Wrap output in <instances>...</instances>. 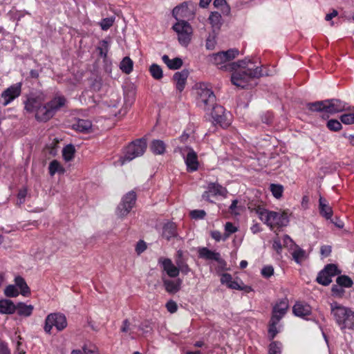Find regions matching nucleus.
Segmentation results:
<instances>
[{
	"label": "nucleus",
	"mask_w": 354,
	"mask_h": 354,
	"mask_svg": "<svg viewBox=\"0 0 354 354\" xmlns=\"http://www.w3.org/2000/svg\"><path fill=\"white\" fill-rule=\"evenodd\" d=\"M136 200V193L133 191L128 192L118 206L116 211L118 216L122 218L127 215L135 205Z\"/></svg>",
	"instance_id": "8"
},
{
	"label": "nucleus",
	"mask_w": 354,
	"mask_h": 354,
	"mask_svg": "<svg viewBox=\"0 0 354 354\" xmlns=\"http://www.w3.org/2000/svg\"><path fill=\"white\" fill-rule=\"evenodd\" d=\"M163 62L167 66L169 69L176 70L180 68L183 65V60L180 58L176 57L170 59L167 55L162 57Z\"/></svg>",
	"instance_id": "21"
},
{
	"label": "nucleus",
	"mask_w": 354,
	"mask_h": 354,
	"mask_svg": "<svg viewBox=\"0 0 354 354\" xmlns=\"http://www.w3.org/2000/svg\"><path fill=\"white\" fill-rule=\"evenodd\" d=\"M64 169L57 160H53L49 165V173L50 176H54L55 173L63 174Z\"/></svg>",
	"instance_id": "32"
},
{
	"label": "nucleus",
	"mask_w": 354,
	"mask_h": 354,
	"mask_svg": "<svg viewBox=\"0 0 354 354\" xmlns=\"http://www.w3.org/2000/svg\"><path fill=\"white\" fill-rule=\"evenodd\" d=\"M147 148V142L145 139H139L131 142L126 149L124 157L120 158V165H124L126 161H130L136 157L143 155Z\"/></svg>",
	"instance_id": "6"
},
{
	"label": "nucleus",
	"mask_w": 354,
	"mask_h": 354,
	"mask_svg": "<svg viewBox=\"0 0 354 354\" xmlns=\"http://www.w3.org/2000/svg\"><path fill=\"white\" fill-rule=\"evenodd\" d=\"M323 270L327 273L330 278L338 273L337 267L334 264L327 265Z\"/></svg>",
	"instance_id": "49"
},
{
	"label": "nucleus",
	"mask_w": 354,
	"mask_h": 354,
	"mask_svg": "<svg viewBox=\"0 0 354 354\" xmlns=\"http://www.w3.org/2000/svg\"><path fill=\"white\" fill-rule=\"evenodd\" d=\"M214 6L217 8H221V10H225V12L227 14L230 11L229 7L227 6V3L225 0H214Z\"/></svg>",
	"instance_id": "50"
},
{
	"label": "nucleus",
	"mask_w": 354,
	"mask_h": 354,
	"mask_svg": "<svg viewBox=\"0 0 354 354\" xmlns=\"http://www.w3.org/2000/svg\"><path fill=\"white\" fill-rule=\"evenodd\" d=\"M26 194H27V191L26 189L19 191V192L18 193L17 197H18V200L19 201L20 203H24V199L26 196Z\"/></svg>",
	"instance_id": "62"
},
{
	"label": "nucleus",
	"mask_w": 354,
	"mask_h": 354,
	"mask_svg": "<svg viewBox=\"0 0 354 354\" xmlns=\"http://www.w3.org/2000/svg\"><path fill=\"white\" fill-rule=\"evenodd\" d=\"M243 209V206L239 205L238 200H234L230 206V210L232 214L239 215Z\"/></svg>",
	"instance_id": "42"
},
{
	"label": "nucleus",
	"mask_w": 354,
	"mask_h": 354,
	"mask_svg": "<svg viewBox=\"0 0 354 354\" xmlns=\"http://www.w3.org/2000/svg\"><path fill=\"white\" fill-rule=\"evenodd\" d=\"M139 328L142 330L144 333H147L151 330V327L148 322L142 323Z\"/></svg>",
	"instance_id": "61"
},
{
	"label": "nucleus",
	"mask_w": 354,
	"mask_h": 354,
	"mask_svg": "<svg viewBox=\"0 0 354 354\" xmlns=\"http://www.w3.org/2000/svg\"><path fill=\"white\" fill-rule=\"evenodd\" d=\"M319 209L320 214L326 219H330L333 215L332 208L328 204L327 201L320 196L319 200Z\"/></svg>",
	"instance_id": "18"
},
{
	"label": "nucleus",
	"mask_w": 354,
	"mask_h": 354,
	"mask_svg": "<svg viewBox=\"0 0 354 354\" xmlns=\"http://www.w3.org/2000/svg\"><path fill=\"white\" fill-rule=\"evenodd\" d=\"M216 45V40L214 37H209L206 41V48L209 50L214 48Z\"/></svg>",
	"instance_id": "55"
},
{
	"label": "nucleus",
	"mask_w": 354,
	"mask_h": 354,
	"mask_svg": "<svg viewBox=\"0 0 354 354\" xmlns=\"http://www.w3.org/2000/svg\"><path fill=\"white\" fill-rule=\"evenodd\" d=\"M149 71L151 76L156 80H160L162 77V70L158 64H153L149 68Z\"/></svg>",
	"instance_id": "36"
},
{
	"label": "nucleus",
	"mask_w": 354,
	"mask_h": 354,
	"mask_svg": "<svg viewBox=\"0 0 354 354\" xmlns=\"http://www.w3.org/2000/svg\"><path fill=\"white\" fill-rule=\"evenodd\" d=\"M166 308H167V310L171 313H174L176 312L177 309H178L176 303L172 300L169 301L167 303Z\"/></svg>",
	"instance_id": "53"
},
{
	"label": "nucleus",
	"mask_w": 354,
	"mask_h": 354,
	"mask_svg": "<svg viewBox=\"0 0 354 354\" xmlns=\"http://www.w3.org/2000/svg\"><path fill=\"white\" fill-rule=\"evenodd\" d=\"M115 17H107V18H104L100 22V26L101 27V28L103 30H108L109 28H111L114 21H115Z\"/></svg>",
	"instance_id": "43"
},
{
	"label": "nucleus",
	"mask_w": 354,
	"mask_h": 354,
	"mask_svg": "<svg viewBox=\"0 0 354 354\" xmlns=\"http://www.w3.org/2000/svg\"><path fill=\"white\" fill-rule=\"evenodd\" d=\"M270 191L276 198H279L282 196L283 187L281 185L271 184Z\"/></svg>",
	"instance_id": "40"
},
{
	"label": "nucleus",
	"mask_w": 354,
	"mask_h": 354,
	"mask_svg": "<svg viewBox=\"0 0 354 354\" xmlns=\"http://www.w3.org/2000/svg\"><path fill=\"white\" fill-rule=\"evenodd\" d=\"M198 256L200 258L206 260H214L221 266H225V261L221 257L218 252L209 250L207 248H202L198 250Z\"/></svg>",
	"instance_id": "12"
},
{
	"label": "nucleus",
	"mask_w": 354,
	"mask_h": 354,
	"mask_svg": "<svg viewBox=\"0 0 354 354\" xmlns=\"http://www.w3.org/2000/svg\"><path fill=\"white\" fill-rule=\"evenodd\" d=\"M248 209L252 213L257 214L261 221L268 226H286L289 222L288 214L286 212L268 211L261 205L252 203L248 205Z\"/></svg>",
	"instance_id": "4"
},
{
	"label": "nucleus",
	"mask_w": 354,
	"mask_h": 354,
	"mask_svg": "<svg viewBox=\"0 0 354 354\" xmlns=\"http://www.w3.org/2000/svg\"><path fill=\"white\" fill-rule=\"evenodd\" d=\"M282 246L283 245L279 237L274 239V240L273 241L272 247L277 252H279V251L282 248Z\"/></svg>",
	"instance_id": "57"
},
{
	"label": "nucleus",
	"mask_w": 354,
	"mask_h": 354,
	"mask_svg": "<svg viewBox=\"0 0 354 354\" xmlns=\"http://www.w3.org/2000/svg\"><path fill=\"white\" fill-rule=\"evenodd\" d=\"M288 308V301L286 299L281 300L273 307L271 318L279 321L286 314Z\"/></svg>",
	"instance_id": "15"
},
{
	"label": "nucleus",
	"mask_w": 354,
	"mask_h": 354,
	"mask_svg": "<svg viewBox=\"0 0 354 354\" xmlns=\"http://www.w3.org/2000/svg\"><path fill=\"white\" fill-rule=\"evenodd\" d=\"M324 113L329 114H335L339 112H342L346 109V104L345 102L338 99H330L324 100Z\"/></svg>",
	"instance_id": "11"
},
{
	"label": "nucleus",
	"mask_w": 354,
	"mask_h": 354,
	"mask_svg": "<svg viewBox=\"0 0 354 354\" xmlns=\"http://www.w3.org/2000/svg\"><path fill=\"white\" fill-rule=\"evenodd\" d=\"M0 354H10L7 345L4 343L0 344Z\"/></svg>",
	"instance_id": "64"
},
{
	"label": "nucleus",
	"mask_w": 354,
	"mask_h": 354,
	"mask_svg": "<svg viewBox=\"0 0 354 354\" xmlns=\"http://www.w3.org/2000/svg\"><path fill=\"white\" fill-rule=\"evenodd\" d=\"M176 225L174 223H167L164 225L162 235L167 240L176 236Z\"/></svg>",
	"instance_id": "27"
},
{
	"label": "nucleus",
	"mask_w": 354,
	"mask_h": 354,
	"mask_svg": "<svg viewBox=\"0 0 354 354\" xmlns=\"http://www.w3.org/2000/svg\"><path fill=\"white\" fill-rule=\"evenodd\" d=\"M208 190L214 195H224L226 193V189L221 185L217 183H210L208 185Z\"/></svg>",
	"instance_id": "31"
},
{
	"label": "nucleus",
	"mask_w": 354,
	"mask_h": 354,
	"mask_svg": "<svg viewBox=\"0 0 354 354\" xmlns=\"http://www.w3.org/2000/svg\"><path fill=\"white\" fill-rule=\"evenodd\" d=\"M327 127L334 131H337L342 129L341 123L337 120H330L327 122Z\"/></svg>",
	"instance_id": "44"
},
{
	"label": "nucleus",
	"mask_w": 354,
	"mask_h": 354,
	"mask_svg": "<svg viewBox=\"0 0 354 354\" xmlns=\"http://www.w3.org/2000/svg\"><path fill=\"white\" fill-rule=\"evenodd\" d=\"M331 252V247L329 245H324L321 248V254L324 257H327Z\"/></svg>",
	"instance_id": "60"
},
{
	"label": "nucleus",
	"mask_w": 354,
	"mask_h": 354,
	"mask_svg": "<svg viewBox=\"0 0 354 354\" xmlns=\"http://www.w3.org/2000/svg\"><path fill=\"white\" fill-rule=\"evenodd\" d=\"M330 311L337 324L342 330L354 329V312L337 302L330 304Z\"/></svg>",
	"instance_id": "5"
},
{
	"label": "nucleus",
	"mask_w": 354,
	"mask_h": 354,
	"mask_svg": "<svg viewBox=\"0 0 354 354\" xmlns=\"http://www.w3.org/2000/svg\"><path fill=\"white\" fill-rule=\"evenodd\" d=\"M131 324L129 321V319H126L122 322V326H121V331L122 333H127L130 329Z\"/></svg>",
	"instance_id": "58"
},
{
	"label": "nucleus",
	"mask_w": 354,
	"mask_h": 354,
	"mask_svg": "<svg viewBox=\"0 0 354 354\" xmlns=\"http://www.w3.org/2000/svg\"><path fill=\"white\" fill-rule=\"evenodd\" d=\"M75 147L72 145H68L63 149L62 155L66 161H70L73 158L75 153Z\"/></svg>",
	"instance_id": "34"
},
{
	"label": "nucleus",
	"mask_w": 354,
	"mask_h": 354,
	"mask_svg": "<svg viewBox=\"0 0 354 354\" xmlns=\"http://www.w3.org/2000/svg\"><path fill=\"white\" fill-rule=\"evenodd\" d=\"M162 282L165 290L169 294H175L178 292L182 285V280L180 279L172 280L162 278Z\"/></svg>",
	"instance_id": "16"
},
{
	"label": "nucleus",
	"mask_w": 354,
	"mask_h": 354,
	"mask_svg": "<svg viewBox=\"0 0 354 354\" xmlns=\"http://www.w3.org/2000/svg\"><path fill=\"white\" fill-rule=\"evenodd\" d=\"M209 20L214 29H219L221 25V15L218 12H212Z\"/></svg>",
	"instance_id": "30"
},
{
	"label": "nucleus",
	"mask_w": 354,
	"mask_h": 354,
	"mask_svg": "<svg viewBox=\"0 0 354 354\" xmlns=\"http://www.w3.org/2000/svg\"><path fill=\"white\" fill-rule=\"evenodd\" d=\"M46 100L44 93L29 97L25 103V109L30 113H35V118L40 122H47L55 113L65 106L66 99L63 95H55L48 102L43 104Z\"/></svg>",
	"instance_id": "2"
},
{
	"label": "nucleus",
	"mask_w": 354,
	"mask_h": 354,
	"mask_svg": "<svg viewBox=\"0 0 354 354\" xmlns=\"http://www.w3.org/2000/svg\"><path fill=\"white\" fill-rule=\"evenodd\" d=\"M221 282L222 284L226 285L229 288L241 290V287L236 281H233L231 274L228 273H224L221 275Z\"/></svg>",
	"instance_id": "23"
},
{
	"label": "nucleus",
	"mask_w": 354,
	"mask_h": 354,
	"mask_svg": "<svg viewBox=\"0 0 354 354\" xmlns=\"http://www.w3.org/2000/svg\"><path fill=\"white\" fill-rule=\"evenodd\" d=\"M146 248H147V246H146L145 243L142 241H140L137 243L136 250L138 254H140L142 252H144L146 250Z\"/></svg>",
	"instance_id": "59"
},
{
	"label": "nucleus",
	"mask_w": 354,
	"mask_h": 354,
	"mask_svg": "<svg viewBox=\"0 0 354 354\" xmlns=\"http://www.w3.org/2000/svg\"><path fill=\"white\" fill-rule=\"evenodd\" d=\"M16 310V306L14 303L8 299L0 301V313L12 314Z\"/></svg>",
	"instance_id": "22"
},
{
	"label": "nucleus",
	"mask_w": 354,
	"mask_h": 354,
	"mask_svg": "<svg viewBox=\"0 0 354 354\" xmlns=\"http://www.w3.org/2000/svg\"><path fill=\"white\" fill-rule=\"evenodd\" d=\"M187 77L188 71L185 70H183L180 72H177L174 75V80L176 84V88L180 92L184 89Z\"/></svg>",
	"instance_id": "19"
},
{
	"label": "nucleus",
	"mask_w": 354,
	"mask_h": 354,
	"mask_svg": "<svg viewBox=\"0 0 354 354\" xmlns=\"http://www.w3.org/2000/svg\"><path fill=\"white\" fill-rule=\"evenodd\" d=\"M279 322V321L276 320L272 318H271V319H270L268 332H269L272 339H273L278 333V331L277 330V324H278Z\"/></svg>",
	"instance_id": "45"
},
{
	"label": "nucleus",
	"mask_w": 354,
	"mask_h": 354,
	"mask_svg": "<svg viewBox=\"0 0 354 354\" xmlns=\"http://www.w3.org/2000/svg\"><path fill=\"white\" fill-rule=\"evenodd\" d=\"M16 286L20 289V293L23 296H28L30 290L25 280L21 277H17L15 279Z\"/></svg>",
	"instance_id": "28"
},
{
	"label": "nucleus",
	"mask_w": 354,
	"mask_h": 354,
	"mask_svg": "<svg viewBox=\"0 0 354 354\" xmlns=\"http://www.w3.org/2000/svg\"><path fill=\"white\" fill-rule=\"evenodd\" d=\"M238 55V50L230 49L209 55L208 61L221 69L232 71V83L236 86L245 88L252 80L260 77L263 73L261 68L250 59L230 62Z\"/></svg>",
	"instance_id": "1"
},
{
	"label": "nucleus",
	"mask_w": 354,
	"mask_h": 354,
	"mask_svg": "<svg viewBox=\"0 0 354 354\" xmlns=\"http://www.w3.org/2000/svg\"><path fill=\"white\" fill-rule=\"evenodd\" d=\"M205 214L206 213L204 210H193L190 212L192 218L195 219L203 218Z\"/></svg>",
	"instance_id": "52"
},
{
	"label": "nucleus",
	"mask_w": 354,
	"mask_h": 354,
	"mask_svg": "<svg viewBox=\"0 0 354 354\" xmlns=\"http://www.w3.org/2000/svg\"><path fill=\"white\" fill-rule=\"evenodd\" d=\"M317 281L323 286H328L331 283L332 280L327 273L322 270L317 277Z\"/></svg>",
	"instance_id": "37"
},
{
	"label": "nucleus",
	"mask_w": 354,
	"mask_h": 354,
	"mask_svg": "<svg viewBox=\"0 0 354 354\" xmlns=\"http://www.w3.org/2000/svg\"><path fill=\"white\" fill-rule=\"evenodd\" d=\"M4 293L7 297H15L19 295V292L14 285L8 286L5 289Z\"/></svg>",
	"instance_id": "47"
},
{
	"label": "nucleus",
	"mask_w": 354,
	"mask_h": 354,
	"mask_svg": "<svg viewBox=\"0 0 354 354\" xmlns=\"http://www.w3.org/2000/svg\"><path fill=\"white\" fill-rule=\"evenodd\" d=\"M306 106L308 109L310 111L324 112V100L308 103L306 104Z\"/></svg>",
	"instance_id": "33"
},
{
	"label": "nucleus",
	"mask_w": 354,
	"mask_h": 354,
	"mask_svg": "<svg viewBox=\"0 0 354 354\" xmlns=\"http://www.w3.org/2000/svg\"><path fill=\"white\" fill-rule=\"evenodd\" d=\"M92 124L88 120H78L74 124L73 128L76 131L86 133L91 128Z\"/></svg>",
	"instance_id": "25"
},
{
	"label": "nucleus",
	"mask_w": 354,
	"mask_h": 354,
	"mask_svg": "<svg viewBox=\"0 0 354 354\" xmlns=\"http://www.w3.org/2000/svg\"><path fill=\"white\" fill-rule=\"evenodd\" d=\"M49 315L53 316V320L52 321L53 326H55L58 330H62L66 327L67 322L66 317L64 315L59 313H52Z\"/></svg>",
	"instance_id": "20"
},
{
	"label": "nucleus",
	"mask_w": 354,
	"mask_h": 354,
	"mask_svg": "<svg viewBox=\"0 0 354 354\" xmlns=\"http://www.w3.org/2000/svg\"><path fill=\"white\" fill-rule=\"evenodd\" d=\"M133 61L129 57H125L120 62V68L126 74H129L133 70Z\"/></svg>",
	"instance_id": "29"
},
{
	"label": "nucleus",
	"mask_w": 354,
	"mask_h": 354,
	"mask_svg": "<svg viewBox=\"0 0 354 354\" xmlns=\"http://www.w3.org/2000/svg\"><path fill=\"white\" fill-rule=\"evenodd\" d=\"M151 151L156 155H162L165 152L166 145L160 140H153L150 145Z\"/></svg>",
	"instance_id": "24"
},
{
	"label": "nucleus",
	"mask_w": 354,
	"mask_h": 354,
	"mask_svg": "<svg viewBox=\"0 0 354 354\" xmlns=\"http://www.w3.org/2000/svg\"><path fill=\"white\" fill-rule=\"evenodd\" d=\"M53 316H50L49 315L47 316L46 319L44 330L48 333H50V330L53 326V323L52 322L53 320Z\"/></svg>",
	"instance_id": "51"
},
{
	"label": "nucleus",
	"mask_w": 354,
	"mask_h": 354,
	"mask_svg": "<svg viewBox=\"0 0 354 354\" xmlns=\"http://www.w3.org/2000/svg\"><path fill=\"white\" fill-rule=\"evenodd\" d=\"M177 265V268L179 269V272L180 271L184 274H187L191 269L187 263V260H178L176 263Z\"/></svg>",
	"instance_id": "41"
},
{
	"label": "nucleus",
	"mask_w": 354,
	"mask_h": 354,
	"mask_svg": "<svg viewBox=\"0 0 354 354\" xmlns=\"http://www.w3.org/2000/svg\"><path fill=\"white\" fill-rule=\"evenodd\" d=\"M16 306L17 313L21 316L28 317L30 316L34 309L33 306L26 305L24 303H19Z\"/></svg>",
	"instance_id": "26"
},
{
	"label": "nucleus",
	"mask_w": 354,
	"mask_h": 354,
	"mask_svg": "<svg viewBox=\"0 0 354 354\" xmlns=\"http://www.w3.org/2000/svg\"><path fill=\"white\" fill-rule=\"evenodd\" d=\"M225 229L228 234H232L237 231V228L234 226V225L232 223L227 222L226 223L225 225Z\"/></svg>",
	"instance_id": "56"
},
{
	"label": "nucleus",
	"mask_w": 354,
	"mask_h": 354,
	"mask_svg": "<svg viewBox=\"0 0 354 354\" xmlns=\"http://www.w3.org/2000/svg\"><path fill=\"white\" fill-rule=\"evenodd\" d=\"M158 262L162 265L164 271L169 277L174 278L178 276L179 269L177 268V265H174L170 259L160 258Z\"/></svg>",
	"instance_id": "13"
},
{
	"label": "nucleus",
	"mask_w": 354,
	"mask_h": 354,
	"mask_svg": "<svg viewBox=\"0 0 354 354\" xmlns=\"http://www.w3.org/2000/svg\"><path fill=\"white\" fill-rule=\"evenodd\" d=\"M292 257L297 263H300L305 257V252L302 249H297L292 252Z\"/></svg>",
	"instance_id": "48"
},
{
	"label": "nucleus",
	"mask_w": 354,
	"mask_h": 354,
	"mask_svg": "<svg viewBox=\"0 0 354 354\" xmlns=\"http://www.w3.org/2000/svg\"><path fill=\"white\" fill-rule=\"evenodd\" d=\"M274 269L272 266H266L261 270V274L266 277H270L273 274Z\"/></svg>",
	"instance_id": "54"
},
{
	"label": "nucleus",
	"mask_w": 354,
	"mask_h": 354,
	"mask_svg": "<svg viewBox=\"0 0 354 354\" xmlns=\"http://www.w3.org/2000/svg\"><path fill=\"white\" fill-rule=\"evenodd\" d=\"M83 352L84 354H99L98 351L93 348H88L86 346L83 347Z\"/></svg>",
	"instance_id": "63"
},
{
	"label": "nucleus",
	"mask_w": 354,
	"mask_h": 354,
	"mask_svg": "<svg viewBox=\"0 0 354 354\" xmlns=\"http://www.w3.org/2000/svg\"><path fill=\"white\" fill-rule=\"evenodd\" d=\"M293 313L297 317H304L310 315L311 307L303 302H297L293 306Z\"/></svg>",
	"instance_id": "17"
},
{
	"label": "nucleus",
	"mask_w": 354,
	"mask_h": 354,
	"mask_svg": "<svg viewBox=\"0 0 354 354\" xmlns=\"http://www.w3.org/2000/svg\"><path fill=\"white\" fill-rule=\"evenodd\" d=\"M282 344L279 342H272L269 345L268 354H281Z\"/></svg>",
	"instance_id": "39"
},
{
	"label": "nucleus",
	"mask_w": 354,
	"mask_h": 354,
	"mask_svg": "<svg viewBox=\"0 0 354 354\" xmlns=\"http://www.w3.org/2000/svg\"><path fill=\"white\" fill-rule=\"evenodd\" d=\"M340 120L345 124H351L354 123V112L343 114Z\"/></svg>",
	"instance_id": "46"
},
{
	"label": "nucleus",
	"mask_w": 354,
	"mask_h": 354,
	"mask_svg": "<svg viewBox=\"0 0 354 354\" xmlns=\"http://www.w3.org/2000/svg\"><path fill=\"white\" fill-rule=\"evenodd\" d=\"M110 43L107 40H102L100 42L99 46H97V50H99L100 55L101 57L106 58L107 56V53L109 50Z\"/></svg>",
	"instance_id": "35"
},
{
	"label": "nucleus",
	"mask_w": 354,
	"mask_h": 354,
	"mask_svg": "<svg viewBox=\"0 0 354 354\" xmlns=\"http://www.w3.org/2000/svg\"><path fill=\"white\" fill-rule=\"evenodd\" d=\"M180 153L184 156L185 152L187 151L186 157H184L185 162L188 171H194L198 169V161L196 153L190 148H179Z\"/></svg>",
	"instance_id": "10"
},
{
	"label": "nucleus",
	"mask_w": 354,
	"mask_h": 354,
	"mask_svg": "<svg viewBox=\"0 0 354 354\" xmlns=\"http://www.w3.org/2000/svg\"><path fill=\"white\" fill-rule=\"evenodd\" d=\"M172 15L177 20H184L185 18H189L192 15V12L189 9V3L184 2L179 6H176L173 9Z\"/></svg>",
	"instance_id": "14"
},
{
	"label": "nucleus",
	"mask_w": 354,
	"mask_h": 354,
	"mask_svg": "<svg viewBox=\"0 0 354 354\" xmlns=\"http://www.w3.org/2000/svg\"><path fill=\"white\" fill-rule=\"evenodd\" d=\"M173 29L178 35L180 44L182 46H187L191 41L193 32L190 24L185 20H180L173 26Z\"/></svg>",
	"instance_id": "7"
},
{
	"label": "nucleus",
	"mask_w": 354,
	"mask_h": 354,
	"mask_svg": "<svg viewBox=\"0 0 354 354\" xmlns=\"http://www.w3.org/2000/svg\"><path fill=\"white\" fill-rule=\"evenodd\" d=\"M198 106L205 110L213 109L212 115L214 120L221 125H227V114L222 106H216V96L207 84L201 83L196 87Z\"/></svg>",
	"instance_id": "3"
},
{
	"label": "nucleus",
	"mask_w": 354,
	"mask_h": 354,
	"mask_svg": "<svg viewBox=\"0 0 354 354\" xmlns=\"http://www.w3.org/2000/svg\"><path fill=\"white\" fill-rule=\"evenodd\" d=\"M21 90V84L17 83L10 86L1 95L0 102L3 106H7L12 100L19 96Z\"/></svg>",
	"instance_id": "9"
},
{
	"label": "nucleus",
	"mask_w": 354,
	"mask_h": 354,
	"mask_svg": "<svg viewBox=\"0 0 354 354\" xmlns=\"http://www.w3.org/2000/svg\"><path fill=\"white\" fill-rule=\"evenodd\" d=\"M336 282L340 286L350 288L353 285V281L350 277L346 275H342L337 278Z\"/></svg>",
	"instance_id": "38"
}]
</instances>
